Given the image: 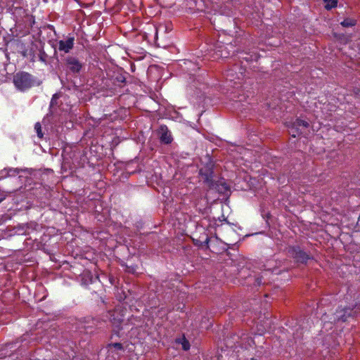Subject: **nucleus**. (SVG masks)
<instances>
[{
  "mask_svg": "<svg viewBox=\"0 0 360 360\" xmlns=\"http://www.w3.org/2000/svg\"><path fill=\"white\" fill-rule=\"evenodd\" d=\"M124 309L122 307H117L113 311H108V317L110 322L116 328L114 331L118 333L122 329V324L124 321Z\"/></svg>",
  "mask_w": 360,
  "mask_h": 360,
  "instance_id": "obj_5",
  "label": "nucleus"
},
{
  "mask_svg": "<svg viewBox=\"0 0 360 360\" xmlns=\"http://www.w3.org/2000/svg\"><path fill=\"white\" fill-rule=\"evenodd\" d=\"M218 49L217 51V56L221 58H228L229 57V53L226 51V47L224 45H220L218 47Z\"/></svg>",
  "mask_w": 360,
  "mask_h": 360,
  "instance_id": "obj_14",
  "label": "nucleus"
},
{
  "mask_svg": "<svg viewBox=\"0 0 360 360\" xmlns=\"http://www.w3.org/2000/svg\"><path fill=\"white\" fill-rule=\"evenodd\" d=\"M193 241L195 245H197L200 248H202L203 246H206V248H208L210 238L208 237L207 234L205 232H204L202 234L199 236L198 238H193Z\"/></svg>",
  "mask_w": 360,
  "mask_h": 360,
  "instance_id": "obj_11",
  "label": "nucleus"
},
{
  "mask_svg": "<svg viewBox=\"0 0 360 360\" xmlns=\"http://www.w3.org/2000/svg\"><path fill=\"white\" fill-rule=\"evenodd\" d=\"M115 82L120 84H124L126 83V77L122 74H118L115 77Z\"/></svg>",
  "mask_w": 360,
  "mask_h": 360,
  "instance_id": "obj_18",
  "label": "nucleus"
},
{
  "mask_svg": "<svg viewBox=\"0 0 360 360\" xmlns=\"http://www.w3.org/2000/svg\"><path fill=\"white\" fill-rule=\"evenodd\" d=\"M162 28H163V26H160L158 28H157L156 34H158V32L161 30Z\"/></svg>",
  "mask_w": 360,
  "mask_h": 360,
  "instance_id": "obj_28",
  "label": "nucleus"
},
{
  "mask_svg": "<svg viewBox=\"0 0 360 360\" xmlns=\"http://www.w3.org/2000/svg\"><path fill=\"white\" fill-rule=\"evenodd\" d=\"M160 141L163 144H170L173 141L172 135L165 124H161L157 130Z\"/></svg>",
  "mask_w": 360,
  "mask_h": 360,
  "instance_id": "obj_10",
  "label": "nucleus"
},
{
  "mask_svg": "<svg viewBox=\"0 0 360 360\" xmlns=\"http://www.w3.org/2000/svg\"><path fill=\"white\" fill-rule=\"evenodd\" d=\"M267 274V271H264L262 273V275L258 276L257 277L255 278V285L257 286H260L262 285H264L266 283L265 281L264 280V276Z\"/></svg>",
  "mask_w": 360,
  "mask_h": 360,
  "instance_id": "obj_16",
  "label": "nucleus"
},
{
  "mask_svg": "<svg viewBox=\"0 0 360 360\" xmlns=\"http://www.w3.org/2000/svg\"><path fill=\"white\" fill-rule=\"evenodd\" d=\"M6 195H3L0 197V203L6 198Z\"/></svg>",
  "mask_w": 360,
  "mask_h": 360,
  "instance_id": "obj_26",
  "label": "nucleus"
},
{
  "mask_svg": "<svg viewBox=\"0 0 360 360\" xmlns=\"http://www.w3.org/2000/svg\"><path fill=\"white\" fill-rule=\"evenodd\" d=\"M340 25L344 27H352L356 25V20L347 18L340 22Z\"/></svg>",
  "mask_w": 360,
  "mask_h": 360,
  "instance_id": "obj_13",
  "label": "nucleus"
},
{
  "mask_svg": "<svg viewBox=\"0 0 360 360\" xmlns=\"http://www.w3.org/2000/svg\"><path fill=\"white\" fill-rule=\"evenodd\" d=\"M231 70H229L228 72H229ZM229 76V73H227V77Z\"/></svg>",
  "mask_w": 360,
  "mask_h": 360,
  "instance_id": "obj_29",
  "label": "nucleus"
},
{
  "mask_svg": "<svg viewBox=\"0 0 360 360\" xmlns=\"http://www.w3.org/2000/svg\"><path fill=\"white\" fill-rule=\"evenodd\" d=\"M309 127L310 124L307 121L297 118L288 126L289 133L295 138L304 134Z\"/></svg>",
  "mask_w": 360,
  "mask_h": 360,
  "instance_id": "obj_6",
  "label": "nucleus"
},
{
  "mask_svg": "<svg viewBox=\"0 0 360 360\" xmlns=\"http://www.w3.org/2000/svg\"><path fill=\"white\" fill-rule=\"evenodd\" d=\"M34 130L37 134V136L39 138V139H42L43 136H44V134L42 132V128H41V125L39 122H37L35 123L34 124Z\"/></svg>",
  "mask_w": 360,
  "mask_h": 360,
  "instance_id": "obj_17",
  "label": "nucleus"
},
{
  "mask_svg": "<svg viewBox=\"0 0 360 360\" xmlns=\"http://www.w3.org/2000/svg\"><path fill=\"white\" fill-rule=\"evenodd\" d=\"M355 309H356V311H357L358 310H359V311H360V303H359V304H356V305H355Z\"/></svg>",
  "mask_w": 360,
  "mask_h": 360,
  "instance_id": "obj_27",
  "label": "nucleus"
},
{
  "mask_svg": "<svg viewBox=\"0 0 360 360\" xmlns=\"http://www.w3.org/2000/svg\"><path fill=\"white\" fill-rule=\"evenodd\" d=\"M83 328L86 330V333H91L94 332L93 329L101 328L103 325V322L98 318L86 317L84 319Z\"/></svg>",
  "mask_w": 360,
  "mask_h": 360,
  "instance_id": "obj_9",
  "label": "nucleus"
},
{
  "mask_svg": "<svg viewBox=\"0 0 360 360\" xmlns=\"http://www.w3.org/2000/svg\"><path fill=\"white\" fill-rule=\"evenodd\" d=\"M75 41V37L70 35L68 36L65 39L59 40L57 43V48H55V53L58 50L64 53H69L74 48Z\"/></svg>",
  "mask_w": 360,
  "mask_h": 360,
  "instance_id": "obj_8",
  "label": "nucleus"
},
{
  "mask_svg": "<svg viewBox=\"0 0 360 360\" xmlns=\"http://www.w3.org/2000/svg\"><path fill=\"white\" fill-rule=\"evenodd\" d=\"M182 345V349L184 351H188L190 349L191 345L188 340L186 339L185 337L183 338L182 341L181 342Z\"/></svg>",
  "mask_w": 360,
  "mask_h": 360,
  "instance_id": "obj_19",
  "label": "nucleus"
},
{
  "mask_svg": "<svg viewBox=\"0 0 360 360\" xmlns=\"http://www.w3.org/2000/svg\"><path fill=\"white\" fill-rule=\"evenodd\" d=\"M58 98H59V95L58 94H53L51 98V100L50 105L53 106V105H56V102H57V99H58Z\"/></svg>",
  "mask_w": 360,
  "mask_h": 360,
  "instance_id": "obj_22",
  "label": "nucleus"
},
{
  "mask_svg": "<svg viewBox=\"0 0 360 360\" xmlns=\"http://www.w3.org/2000/svg\"><path fill=\"white\" fill-rule=\"evenodd\" d=\"M356 315L355 307L350 308L347 307H338L336 311L329 317L330 323H337L339 322H345L350 317H354Z\"/></svg>",
  "mask_w": 360,
  "mask_h": 360,
  "instance_id": "obj_4",
  "label": "nucleus"
},
{
  "mask_svg": "<svg viewBox=\"0 0 360 360\" xmlns=\"http://www.w3.org/2000/svg\"><path fill=\"white\" fill-rule=\"evenodd\" d=\"M246 271L249 272V270L247 269H245V268H242L241 269H240L238 271L239 277H240V278H245L246 277V276H245V272Z\"/></svg>",
  "mask_w": 360,
  "mask_h": 360,
  "instance_id": "obj_24",
  "label": "nucleus"
},
{
  "mask_svg": "<svg viewBox=\"0 0 360 360\" xmlns=\"http://www.w3.org/2000/svg\"><path fill=\"white\" fill-rule=\"evenodd\" d=\"M39 59L40 61L46 63L47 62V60H48V56L47 54L44 52V51H39Z\"/></svg>",
  "mask_w": 360,
  "mask_h": 360,
  "instance_id": "obj_20",
  "label": "nucleus"
},
{
  "mask_svg": "<svg viewBox=\"0 0 360 360\" xmlns=\"http://www.w3.org/2000/svg\"><path fill=\"white\" fill-rule=\"evenodd\" d=\"M13 83L18 91L26 92L32 88L40 86L41 81L27 72L19 71L13 75Z\"/></svg>",
  "mask_w": 360,
  "mask_h": 360,
  "instance_id": "obj_2",
  "label": "nucleus"
},
{
  "mask_svg": "<svg viewBox=\"0 0 360 360\" xmlns=\"http://www.w3.org/2000/svg\"><path fill=\"white\" fill-rule=\"evenodd\" d=\"M108 347H114L118 350H123L124 349V347H123V345L122 344L120 343V342H115V343H111V344H109Z\"/></svg>",
  "mask_w": 360,
  "mask_h": 360,
  "instance_id": "obj_21",
  "label": "nucleus"
},
{
  "mask_svg": "<svg viewBox=\"0 0 360 360\" xmlns=\"http://www.w3.org/2000/svg\"><path fill=\"white\" fill-rule=\"evenodd\" d=\"M238 53H240L242 56H239V58L245 60L247 62H252L254 60H257L258 58V56L256 53H250L247 52H239L237 51Z\"/></svg>",
  "mask_w": 360,
  "mask_h": 360,
  "instance_id": "obj_12",
  "label": "nucleus"
},
{
  "mask_svg": "<svg viewBox=\"0 0 360 360\" xmlns=\"http://www.w3.org/2000/svg\"><path fill=\"white\" fill-rule=\"evenodd\" d=\"M20 173V169L15 168V169H9L8 170V174L9 175H15L18 174Z\"/></svg>",
  "mask_w": 360,
  "mask_h": 360,
  "instance_id": "obj_25",
  "label": "nucleus"
},
{
  "mask_svg": "<svg viewBox=\"0 0 360 360\" xmlns=\"http://www.w3.org/2000/svg\"><path fill=\"white\" fill-rule=\"evenodd\" d=\"M136 269H137V266H127L126 271L128 273L135 274L136 272Z\"/></svg>",
  "mask_w": 360,
  "mask_h": 360,
  "instance_id": "obj_23",
  "label": "nucleus"
},
{
  "mask_svg": "<svg viewBox=\"0 0 360 360\" xmlns=\"http://www.w3.org/2000/svg\"><path fill=\"white\" fill-rule=\"evenodd\" d=\"M63 60L67 70L74 75L79 74L83 68V63L76 56L69 55Z\"/></svg>",
  "mask_w": 360,
  "mask_h": 360,
  "instance_id": "obj_7",
  "label": "nucleus"
},
{
  "mask_svg": "<svg viewBox=\"0 0 360 360\" xmlns=\"http://www.w3.org/2000/svg\"><path fill=\"white\" fill-rule=\"evenodd\" d=\"M214 164L209 160L199 170V175L203 183L210 190H214L219 193H225L229 190V186L224 179H217L214 173Z\"/></svg>",
  "mask_w": 360,
  "mask_h": 360,
  "instance_id": "obj_1",
  "label": "nucleus"
},
{
  "mask_svg": "<svg viewBox=\"0 0 360 360\" xmlns=\"http://www.w3.org/2000/svg\"><path fill=\"white\" fill-rule=\"evenodd\" d=\"M325 2V8L326 10H330L333 8L337 7L338 6V0H323Z\"/></svg>",
  "mask_w": 360,
  "mask_h": 360,
  "instance_id": "obj_15",
  "label": "nucleus"
},
{
  "mask_svg": "<svg viewBox=\"0 0 360 360\" xmlns=\"http://www.w3.org/2000/svg\"><path fill=\"white\" fill-rule=\"evenodd\" d=\"M286 250L288 256L298 265H307L310 261L314 260L312 254L298 245H289Z\"/></svg>",
  "mask_w": 360,
  "mask_h": 360,
  "instance_id": "obj_3",
  "label": "nucleus"
},
{
  "mask_svg": "<svg viewBox=\"0 0 360 360\" xmlns=\"http://www.w3.org/2000/svg\"><path fill=\"white\" fill-rule=\"evenodd\" d=\"M248 278H251L250 274H248V275L247 276Z\"/></svg>",
  "mask_w": 360,
  "mask_h": 360,
  "instance_id": "obj_30",
  "label": "nucleus"
}]
</instances>
